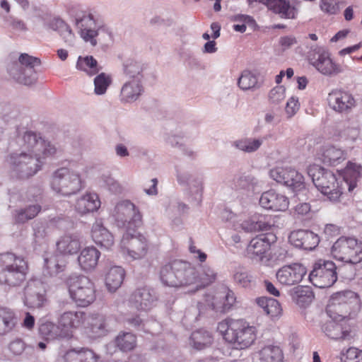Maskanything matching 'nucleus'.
<instances>
[{
    "label": "nucleus",
    "instance_id": "nucleus-48",
    "mask_svg": "<svg viewBox=\"0 0 362 362\" xmlns=\"http://www.w3.org/2000/svg\"><path fill=\"white\" fill-rule=\"evenodd\" d=\"M292 298L300 306H306L313 301L314 295L310 288L298 286L294 288Z\"/></svg>",
    "mask_w": 362,
    "mask_h": 362
},
{
    "label": "nucleus",
    "instance_id": "nucleus-51",
    "mask_svg": "<svg viewBox=\"0 0 362 362\" xmlns=\"http://www.w3.org/2000/svg\"><path fill=\"white\" fill-rule=\"evenodd\" d=\"M264 142V138H247L234 141L233 146L247 153H252L259 148Z\"/></svg>",
    "mask_w": 362,
    "mask_h": 362
},
{
    "label": "nucleus",
    "instance_id": "nucleus-13",
    "mask_svg": "<svg viewBox=\"0 0 362 362\" xmlns=\"http://www.w3.org/2000/svg\"><path fill=\"white\" fill-rule=\"evenodd\" d=\"M269 175L276 182L290 187L293 191H300L305 187L302 174L291 168H273L269 171Z\"/></svg>",
    "mask_w": 362,
    "mask_h": 362
},
{
    "label": "nucleus",
    "instance_id": "nucleus-8",
    "mask_svg": "<svg viewBox=\"0 0 362 362\" xmlns=\"http://www.w3.org/2000/svg\"><path fill=\"white\" fill-rule=\"evenodd\" d=\"M332 255L336 259L355 264L362 261V243L357 239L342 236L332 245Z\"/></svg>",
    "mask_w": 362,
    "mask_h": 362
},
{
    "label": "nucleus",
    "instance_id": "nucleus-23",
    "mask_svg": "<svg viewBox=\"0 0 362 362\" xmlns=\"http://www.w3.org/2000/svg\"><path fill=\"white\" fill-rule=\"evenodd\" d=\"M176 288L194 286L198 279L197 272L189 262L178 260Z\"/></svg>",
    "mask_w": 362,
    "mask_h": 362
},
{
    "label": "nucleus",
    "instance_id": "nucleus-47",
    "mask_svg": "<svg viewBox=\"0 0 362 362\" xmlns=\"http://www.w3.org/2000/svg\"><path fill=\"white\" fill-rule=\"evenodd\" d=\"M323 162L329 165H337L345 160L344 152L334 146L327 148L322 155Z\"/></svg>",
    "mask_w": 362,
    "mask_h": 362
},
{
    "label": "nucleus",
    "instance_id": "nucleus-22",
    "mask_svg": "<svg viewBox=\"0 0 362 362\" xmlns=\"http://www.w3.org/2000/svg\"><path fill=\"white\" fill-rule=\"evenodd\" d=\"M259 204L267 209L284 211L288 208L289 202L285 195L274 190H269L262 194Z\"/></svg>",
    "mask_w": 362,
    "mask_h": 362
},
{
    "label": "nucleus",
    "instance_id": "nucleus-3",
    "mask_svg": "<svg viewBox=\"0 0 362 362\" xmlns=\"http://www.w3.org/2000/svg\"><path fill=\"white\" fill-rule=\"evenodd\" d=\"M28 265L23 257L11 252L0 254V284L18 287L26 279Z\"/></svg>",
    "mask_w": 362,
    "mask_h": 362
},
{
    "label": "nucleus",
    "instance_id": "nucleus-57",
    "mask_svg": "<svg viewBox=\"0 0 362 362\" xmlns=\"http://www.w3.org/2000/svg\"><path fill=\"white\" fill-rule=\"evenodd\" d=\"M7 27L13 33H25L28 30L26 23L21 19L13 16L4 18Z\"/></svg>",
    "mask_w": 362,
    "mask_h": 362
},
{
    "label": "nucleus",
    "instance_id": "nucleus-9",
    "mask_svg": "<svg viewBox=\"0 0 362 362\" xmlns=\"http://www.w3.org/2000/svg\"><path fill=\"white\" fill-rule=\"evenodd\" d=\"M23 151L40 158L54 156L57 152L56 146L50 141L45 140L40 134L26 131L18 138Z\"/></svg>",
    "mask_w": 362,
    "mask_h": 362
},
{
    "label": "nucleus",
    "instance_id": "nucleus-20",
    "mask_svg": "<svg viewBox=\"0 0 362 362\" xmlns=\"http://www.w3.org/2000/svg\"><path fill=\"white\" fill-rule=\"evenodd\" d=\"M156 300L154 291L147 286L136 288L131 295L129 304L139 310L151 309Z\"/></svg>",
    "mask_w": 362,
    "mask_h": 362
},
{
    "label": "nucleus",
    "instance_id": "nucleus-41",
    "mask_svg": "<svg viewBox=\"0 0 362 362\" xmlns=\"http://www.w3.org/2000/svg\"><path fill=\"white\" fill-rule=\"evenodd\" d=\"M234 185L237 189L255 192L261 187V182L252 175L243 174L234 179Z\"/></svg>",
    "mask_w": 362,
    "mask_h": 362
},
{
    "label": "nucleus",
    "instance_id": "nucleus-45",
    "mask_svg": "<svg viewBox=\"0 0 362 362\" xmlns=\"http://www.w3.org/2000/svg\"><path fill=\"white\" fill-rule=\"evenodd\" d=\"M76 67L78 69L86 72L90 76L97 74L101 69V67L98 64L97 60L92 56L79 57L76 63Z\"/></svg>",
    "mask_w": 362,
    "mask_h": 362
},
{
    "label": "nucleus",
    "instance_id": "nucleus-1",
    "mask_svg": "<svg viewBox=\"0 0 362 362\" xmlns=\"http://www.w3.org/2000/svg\"><path fill=\"white\" fill-rule=\"evenodd\" d=\"M218 329L224 339L237 349H245L257 339V328L243 320H228L218 323Z\"/></svg>",
    "mask_w": 362,
    "mask_h": 362
},
{
    "label": "nucleus",
    "instance_id": "nucleus-2",
    "mask_svg": "<svg viewBox=\"0 0 362 362\" xmlns=\"http://www.w3.org/2000/svg\"><path fill=\"white\" fill-rule=\"evenodd\" d=\"M309 174L316 188L331 202L339 201L346 187L349 192L355 189V183L338 180L333 173L319 166L310 168Z\"/></svg>",
    "mask_w": 362,
    "mask_h": 362
},
{
    "label": "nucleus",
    "instance_id": "nucleus-52",
    "mask_svg": "<svg viewBox=\"0 0 362 362\" xmlns=\"http://www.w3.org/2000/svg\"><path fill=\"white\" fill-rule=\"evenodd\" d=\"M257 83V76L249 70H244L238 79V86L243 90L255 88L258 87Z\"/></svg>",
    "mask_w": 362,
    "mask_h": 362
},
{
    "label": "nucleus",
    "instance_id": "nucleus-11",
    "mask_svg": "<svg viewBox=\"0 0 362 362\" xmlns=\"http://www.w3.org/2000/svg\"><path fill=\"white\" fill-rule=\"evenodd\" d=\"M115 223L118 228L134 230L140 226L141 215L136 209L133 203L128 200L122 201L116 204L112 212Z\"/></svg>",
    "mask_w": 362,
    "mask_h": 362
},
{
    "label": "nucleus",
    "instance_id": "nucleus-34",
    "mask_svg": "<svg viewBox=\"0 0 362 362\" xmlns=\"http://www.w3.org/2000/svg\"><path fill=\"white\" fill-rule=\"evenodd\" d=\"M100 255V252L94 247L84 248L78 257V262L81 269L84 271L93 269L98 264Z\"/></svg>",
    "mask_w": 362,
    "mask_h": 362
},
{
    "label": "nucleus",
    "instance_id": "nucleus-15",
    "mask_svg": "<svg viewBox=\"0 0 362 362\" xmlns=\"http://www.w3.org/2000/svg\"><path fill=\"white\" fill-rule=\"evenodd\" d=\"M121 247L126 250L128 255L133 259L144 257L148 250L146 238L142 235H134L129 232L122 235Z\"/></svg>",
    "mask_w": 362,
    "mask_h": 362
},
{
    "label": "nucleus",
    "instance_id": "nucleus-53",
    "mask_svg": "<svg viewBox=\"0 0 362 362\" xmlns=\"http://www.w3.org/2000/svg\"><path fill=\"white\" fill-rule=\"evenodd\" d=\"M19 117V109L12 105L6 104L0 107V118L6 124H14Z\"/></svg>",
    "mask_w": 362,
    "mask_h": 362
},
{
    "label": "nucleus",
    "instance_id": "nucleus-62",
    "mask_svg": "<svg viewBox=\"0 0 362 362\" xmlns=\"http://www.w3.org/2000/svg\"><path fill=\"white\" fill-rule=\"evenodd\" d=\"M45 267L50 275H57L62 272L64 264H59L55 257L45 258Z\"/></svg>",
    "mask_w": 362,
    "mask_h": 362
},
{
    "label": "nucleus",
    "instance_id": "nucleus-42",
    "mask_svg": "<svg viewBox=\"0 0 362 362\" xmlns=\"http://www.w3.org/2000/svg\"><path fill=\"white\" fill-rule=\"evenodd\" d=\"M260 362H283L284 354L278 346H266L259 351Z\"/></svg>",
    "mask_w": 362,
    "mask_h": 362
},
{
    "label": "nucleus",
    "instance_id": "nucleus-50",
    "mask_svg": "<svg viewBox=\"0 0 362 362\" xmlns=\"http://www.w3.org/2000/svg\"><path fill=\"white\" fill-rule=\"evenodd\" d=\"M117 346L122 351L133 350L136 346V338L131 332H122L116 337Z\"/></svg>",
    "mask_w": 362,
    "mask_h": 362
},
{
    "label": "nucleus",
    "instance_id": "nucleus-27",
    "mask_svg": "<svg viewBox=\"0 0 362 362\" xmlns=\"http://www.w3.org/2000/svg\"><path fill=\"white\" fill-rule=\"evenodd\" d=\"M329 105L335 111L344 112L354 105V100L349 93L334 90L328 95Z\"/></svg>",
    "mask_w": 362,
    "mask_h": 362
},
{
    "label": "nucleus",
    "instance_id": "nucleus-19",
    "mask_svg": "<svg viewBox=\"0 0 362 362\" xmlns=\"http://www.w3.org/2000/svg\"><path fill=\"white\" fill-rule=\"evenodd\" d=\"M86 320V313L82 311H66L58 318V325L64 338L70 337L74 329L82 325Z\"/></svg>",
    "mask_w": 362,
    "mask_h": 362
},
{
    "label": "nucleus",
    "instance_id": "nucleus-31",
    "mask_svg": "<svg viewBox=\"0 0 362 362\" xmlns=\"http://www.w3.org/2000/svg\"><path fill=\"white\" fill-rule=\"evenodd\" d=\"M100 206V201L95 193H86L76 200V211L84 215L97 211Z\"/></svg>",
    "mask_w": 362,
    "mask_h": 362
},
{
    "label": "nucleus",
    "instance_id": "nucleus-37",
    "mask_svg": "<svg viewBox=\"0 0 362 362\" xmlns=\"http://www.w3.org/2000/svg\"><path fill=\"white\" fill-rule=\"evenodd\" d=\"M127 80L144 82V64L134 59H127L123 66Z\"/></svg>",
    "mask_w": 362,
    "mask_h": 362
},
{
    "label": "nucleus",
    "instance_id": "nucleus-24",
    "mask_svg": "<svg viewBox=\"0 0 362 362\" xmlns=\"http://www.w3.org/2000/svg\"><path fill=\"white\" fill-rule=\"evenodd\" d=\"M249 4L259 2L266 5L268 9L277 13L281 18L292 19L296 17L297 11L286 0H248Z\"/></svg>",
    "mask_w": 362,
    "mask_h": 362
},
{
    "label": "nucleus",
    "instance_id": "nucleus-25",
    "mask_svg": "<svg viewBox=\"0 0 362 362\" xmlns=\"http://www.w3.org/2000/svg\"><path fill=\"white\" fill-rule=\"evenodd\" d=\"M144 92V82L127 80L121 88L119 100L123 103H132L136 101Z\"/></svg>",
    "mask_w": 362,
    "mask_h": 362
},
{
    "label": "nucleus",
    "instance_id": "nucleus-64",
    "mask_svg": "<svg viewBox=\"0 0 362 362\" xmlns=\"http://www.w3.org/2000/svg\"><path fill=\"white\" fill-rule=\"evenodd\" d=\"M285 98V88L283 86H277L272 89L269 94V101L273 104H279Z\"/></svg>",
    "mask_w": 362,
    "mask_h": 362
},
{
    "label": "nucleus",
    "instance_id": "nucleus-14",
    "mask_svg": "<svg viewBox=\"0 0 362 362\" xmlns=\"http://www.w3.org/2000/svg\"><path fill=\"white\" fill-rule=\"evenodd\" d=\"M356 300V294L351 291H344L337 293L332 296L329 303L327 307V313L330 317L337 320V315L341 318H345L349 313L348 304Z\"/></svg>",
    "mask_w": 362,
    "mask_h": 362
},
{
    "label": "nucleus",
    "instance_id": "nucleus-49",
    "mask_svg": "<svg viewBox=\"0 0 362 362\" xmlns=\"http://www.w3.org/2000/svg\"><path fill=\"white\" fill-rule=\"evenodd\" d=\"M198 274V279L195 284L196 290L209 286L216 279V273L209 266L204 265L202 267L201 272Z\"/></svg>",
    "mask_w": 362,
    "mask_h": 362
},
{
    "label": "nucleus",
    "instance_id": "nucleus-56",
    "mask_svg": "<svg viewBox=\"0 0 362 362\" xmlns=\"http://www.w3.org/2000/svg\"><path fill=\"white\" fill-rule=\"evenodd\" d=\"M94 93L97 95H104L112 83L111 77L105 73H100L94 78Z\"/></svg>",
    "mask_w": 362,
    "mask_h": 362
},
{
    "label": "nucleus",
    "instance_id": "nucleus-18",
    "mask_svg": "<svg viewBox=\"0 0 362 362\" xmlns=\"http://www.w3.org/2000/svg\"><path fill=\"white\" fill-rule=\"evenodd\" d=\"M307 270L300 264L294 263L280 268L276 274L278 282L284 286H293L299 284Z\"/></svg>",
    "mask_w": 362,
    "mask_h": 362
},
{
    "label": "nucleus",
    "instance_id": "nucleus-6",
    "mask_svg": "<svg viewBox=\"0 0 362 362\" xmlns=\"http://www.w3.org/2000/svg\"><path fill=\"white\" fill-rule=\"evenodd\" d=\"M18 59V62L8 66L10 76L18 83L25 86L35 83L37 80L35 67L40 65V59L25 53L21 54Z\"/></svg>",
    "mask_w": 362,
    "mask_h": 362
},
{
    "label": "nucleus",
    "instance_id": "nucleus-40",
    "mask_svg": "<svg viewBox=\"0 0 362 362\" xmlns=\"http://www.w3.org/2000/svg\"><path fill=\"white\" fill-rule=\"evenodd\" d=\"M53 30L57 31L62 37L64 42L68 46H74L75 42V35L73 33L70 26L62 19H54L50 24Z\"/></svg>",
    "mask_w": 362,
    "mask_h": 362
},
{
    "label": "nucleus",
    "instance_id": "nucleus-58",
    "mask_svg": "<svg viewBox=\"0 0 362 362\" xmlns=\"http://www.w3.org/2000/svg\"><path fill=\"white\" fill-rule=\"evenodd\" d=\"M233 21L242 23V24H236L233 25V29L236 32L244 33L246 30V25L254 27L256 25L254 18L247 15H236L233 17Z\"/></svg>",
    "mask_w": 362,
    "mask_h": 362
},
{
    "label": "nucleus",
    "instance_id": "nucleus-4",
    "mask_svg": "<svg viewBox=\"0 0 362 362\" xmlns=\"http://www.w3.org/2000/svg\"><path fill=\"white\" fill-rule=\"evenodd\" d=\"M50 187L57 194L70 197L82 189V180L78 172L68 168H59L51 176Z\"/></svg>",
    "mask_w": 362,
    "mask_h": 362
},
{
    "label": "nucleus",
    "instance_id": "nucleus-46",
    "mask_svg": "<svg viewBox=\"0 0 362 362\" xmlns=\"http://www.w3.org/2000/svg\"><path fill=\"white\" fill-rule=\"evenodd\" d=\"M39 332L44 338L48 340L64 338L59 325H56L53 322L48 321L40 325Z\"/></svg>",
    "mask_w": 362,
    "mask_h": 362
},
{
    "label": "nucleus",
    "instance_id": "nucleus-7",
    "mask_svg": "<svg viewBox=\"0 0 362 362\" xmlns=\"http://www.w3.org/2000/svg\"><path fill=\"white\" fill-rule=\"evenodd\" d=\"M67 285L71 298L78 306H88L95 300V287L87 276H71Z\"/></svg>",
    "mask_w": 362,
    "mask_h": 362
},
{
    "label": "nucleus",
    "instance_id": "nucleus-33",
    "mask_svg": "<svg viewBox=\"0 0 362 362\" xmlns=\"http://www.w3.org/2000/svg\"><path fill=\"white\" fill-rule=\"evenodd\" d=\"M177 262L178 259H175L161 265L159 270V279L163 285L176 288Z\"/></svg>",
    "mask_w": 362,
    "mask_h": 362
},
{
    "label": "nucleus",
    "instance_id": "nucleus-43",
    "mask_svg": "<svg viewBox=\"0 0 362 362\" xmlns=\"http://www.w3.org/2000/svg\"><path fill=\"white\" fill-rule=\"evenodd\" d=\"M41 210L39 204L30 205L25 209L15 210L13 218L16 223H24L28 220L35 218Z\"/></svg>",
    "mask_w": 362,
    "mask_h": 362
},
{
    "label": "nucleus",
    "instance_id": "nucleus-44",
    "mask_svg": "<svg viewBox=\"0 0 362 362\" xmlns=\"http://www.w3.org/2000/svg\"><path fill=\"white\" fill-rule=\"evenodd\" d=\"M16 323L14 313L6 308L0 309V334L11 330Z\"/></svg>",
    "mask_w": 362,
    "mask_h": 362
},
{
    "label": "nucleus",
    "instance_id": "nucleus-16",
    "mask_svg": "<svg viewBox=\"0 0 362 362\" xmlns=\"http://www.w3.org/2000/svg\"><path fill=\"white\" fill-rule=\"evenodd\" d=\"M24 305L31 308H40L47 301L43 283L38 279L29 280L23 290Z\"/></svg>",
    "mask_w": 362,
    "mask_h": 362
},
{
    "label": "nucleus",
    "instance_id": "nucleus-35",
    "mask_svg": "<svg viewBox=\"0 0 362 362\" xmlns=\"http://www.w3.org/2000/svg\"><path fill=\"white\" fill-rule=\"evenodd\" d=\"M337 320L329 321L323 326V331L325 334L333 339H349L351 337V332L348 329H344L341 323L335 322L342 318L337 315Z\"/></svg>",
    "mask_w": 362,
    "mask_h": 362
},
{
    "label": "nucleus",
    "instance_id": "nucleus-61",
    "mask_svg": "<svg viewBox=\"0 0 362 362\" xmlns=\"http://www.w3.org/2000/svg\"><path fill=\"white\" fill-rule=\"evenodd\" d=\"M250 278L247 271L243 267L236 268L233 274L234 281L243 287H247L249 285Z\"/></svg>",
    "mask_w": 362,
    "mask_h": 362
},
{
    "label": "nucleus",
    "instance_id": "nucleus-54",
    "mask_svg": "<svg viewBox=\"0 0 362 362\" xmlns=\"http://www.w3.org/2000/svg\"><path fill=\"white\" fill-rule=\"evenodd\" d=\"M362 177V166L355 163L348 162L345 168L344 178L341 180L347 182L355 183V187L357 182Z\"/></svg>",
    "mask_w": 362,
    "mask_h": 362
},
{
    "label": "nucleus",
    "instance_id": "nucleus-60",
    "mask_svg": "<svg viewBox=\"0 0 362 362\" xmlns=\"http://www.w3.org/2000/svg\"><path fill=\"white\" fill-rule=\"evenodd\" d=\"M187 185L189 186V192L194 194L196 197L200 201L202 197L204 191V180L202 177L197 176L190 180Z\"/></svg>",
    "mask_w": 362,
    "mask_h": 362
},
{
    "label": "nucleus",
    "instance_id": "nucleus-29",
    "mask_svg": "<svg viewBox=\"0 0 362 362\" xmlns=\"http://www.w3.org/2000/svg\"><path fill=\"white\" fill-rule=\"evenodd\" d=\"M87 324L90 332L95 337L105 336L111 329L109 318L100 313L91 314L88 318Z\"/></svg>",
    "mask_w": 362,
    "mask_h": 362
},
{
    "label": "nucleus",
    "instance_id": "nucleus-59",
    "mask_svg": "<svg viewBox=\"0 0 362 362\" xmlns=\"http://www.w3.org/2000/svg\"><path fill=\"white\" fill-rule=\"evenodd\" d=\"M188 209V206L185 203L177 200H174L170 202L167 209V212L168 216L173 218L184 214L187 211Z\"/></svg>",
    "mask_w": 362,
    "mask_h": 362
},
{
    "label": "nucleus",
    "instance_id": "nucleus-21",
    "mask_svg": "<svg viewBox=\"0 0 362 362\" xmlns=\"http://www.w3.org/2000/svg\"><path fill=\"white\" fill-rule=\"evenodd\" d=\"M288 238L294 247L305 250H313L320 242L318 235L308 230L293 231Z\"/></svg>",
    "mask_w": 362,
    "mask_h": 362
},
{
    "label": "nucleus",
    "instance_id": "nucleus-26",
    "mask_svg": "<svg viewBox=\"0 0 362 362\" xmlns=\"http://www.w3.org/2000/svg\"><path fill=\"white\" fill-rule=\"evenodd\" d=\"M57 251L62 255H74L81 247V238L77 233L66 234L59 238L57 243Z\"/></svg>",
    "mask_w": 362,
    "mask_h": 362
},
{
    "label": "nucleus",
    "instance_id": "nucleus-12",
    "mask_svg": "<svg viewBox=\"0 0 362 362\" xmlns=\"http://www.w3.org/2000/svg\"><path fill=\"white\" fill-rule=\"evenodd\" d=\"M276 241V236L272 233L260 235L252 238L247 247V256L257 262L269 264L267 252L272 243Z\"/></svg>",
    "mask_w": 362,
    "mask_h": 362
},
{
    "label": "nucleus",
    "instance_id": "nucleus-17",
    "mask_svg": "<svg viewBox=\"0 0 362 362\" xmlns=\"http://www.w3.org/2000/svg\"><path fill=\"white\" fill-rule=\"evenodd\" d=\"M219 292L216 295L210 293L204 296V301L199 302L197 307L189 308L185 315L187 320L196 322L198 320V315L204 312L205 307L209 308L217 313H225L226 308L224 305V300L218 298Z\"/></svg>",
    "mask_w": 362,
    "mask_h": 362
},
{
    "label": "nucleus",
    "instance_id": "nucleus-36",
    "mask_svg": "<svg viewBox=\"0 0 362 362\" xmlns=\"http://www.w3.org/2000/svg\"><path fill=\"white\" fill-rule=\"evenodd\" d=\"M214 337L205 329H198L193 332L189 337V345L197 351L205 349L212 344Z\"/></svg>",
    "mask_w": 362,
    "mask_h": 362
},
{
    "label": "nucleus",
    "instance_id": "nucleus-30",
    "mask_svg": "<svg viewBox=\"0 0 362 362\" xmlns=\"http://www.w3.org/2000/svg\"><path fill=\"white\" fill-rule=\"evenodd\" d=\"M92 238L98 245L110 249L114 245L112 234L104 227L100 221H96L92 226Z\"/></svg>",
    "mask_w": 362,
    "mask_h": 362
},
{
    "label": "nucleus",
    "instance_id": "nucleus-28",
    "mask_svg": "<svg viewBox=\"0 0 362 362\" xmlns=\"http://www.w3.org/2000/svg\"><path fill=\"white\" fill-rule=\"evenodd\" d=\"M311 64L321 74L326 76H333L341 72V66L334 63L327 52L319 54L317 58L310 59Z\"/></svg>",
    "mask_w": 362,
    "mask_h": 362
},
{
    "label": "nucleus",
    "instance_id": "nucleus-5",
    "mask_svg": "<svg viewBox=\"0 0 362 362\" xmlns=\"http://www.w3.org/2000/svg\"><path fill=\"white\" fill-rule=\"evenodd\" d=\"M11 176L18 179H28L40 171L42 166L41 158L26 151L14 152L8 157Z\"/></svg>",
    "mask_w": 362,
    "mask_h": 362
},
{
    "label": "nucleus",
    "instance_id": "nucleus-10",
    "mask_svg": "<svg viewBox=\"0 0 362 362\" xmlns=\"http://www.w3.org/2000/svg\"><path fill=\"white\" fill-rule=\"evenodd\" d=\"M337 266L330 260L319 259L313 265L309 279L320 288L331 287L337 280Z\"/></svg>",
    "mask_w": 362,
    "mask_h": 362
},
{
    "label": "nucleus",
    "instance_id": "nucleus-38",
    "mask_svg": "<svg viewBox=\"0 0 362 362\" xmlns=\"http://www.w3.org/2000/svg\"><path fill=\"white\" fill-rule=\"evenodd\" d=\"M257 304L263 309L264 313L272 320L278 319L282 314L280 303L276 299L267 297H260L256 300Z\"/></svg>",
    "mask_w": 362,
    "mask_h": 362
},
{
    "label": "nucleus",
    "instance_id": "nucleus-63",
    "mask_svg": "<svg viewBox=\"0 0 362 362\" xmlns=\"http://www.w3.org/2000/svg\"><path fill=\"white\" fill-rule=\"evenodd\" d=\"M342 362H362V351L349 348L341 357Z\"/></svg>",
    "mask_w": 362,
    "mask_h": 362
},
{
    "label": "nucleus",
    "instance_id": "nucleus-32",
    "mask_svg": "<svg viewBox=\"0 0 362 362\" xmlns=\"http://www.w3.org/2000/svg\"><path fill=\"white\" fill-rule=\"evenodd\" d=\"M81 37L85 41H89L93 46L99 43H107L112 39V33L105 25L98 27L96 30L86 29L83 30Z\"/></svg>",
    "mask_w": 362,
    "mask_h": 362
},
{
    "label": "nucleus",
    "instance_id": "nucleus-39",
    "mask_svg": "<svg viewBox=\"0 0 362 362\" xmlns=\"http://www.w3.org/2000/svg\"><path fill=\"white\" fill-rule=\"evenodd\" d=\"M125 272L121 267L115 266L111 267L105 276V284L110 292H115L118 289L124 278Z\"/></svg>",
    "mask_w": 362,
    "mask_h": 362
},
{
    "label": "nucleus",
    "instance_id": "nucleus-55",
    "mask_svg": "<svg viewBox=\"0 0 362 362\" xmlns=\"http://www.w3.org/2000/svg\"><path fill=\"white\" fill-rule=\"evenodd\" d=\"M70 362H97L96 354L90 349H83L78 351H72L69 354Z\"/></svg>",
    "mask_w": 362,
    "mask_h": 362
}]
</instances>
